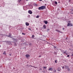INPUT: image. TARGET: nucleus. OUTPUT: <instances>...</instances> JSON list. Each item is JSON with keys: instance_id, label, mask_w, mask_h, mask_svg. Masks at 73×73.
Returning a JSON list of instances; mask_svg holds the SVG:
<instances>
[{"instance_id": "obj_1", "label": "nucleus", "mask_w": 73, "mask_h": 73, "mask_svg": "<svg viewBox=\"0 0 73 73\" xmlns=\"http://www.w3.org/2000/svg\"><path fill=\"white\" fill-rule=\"evenodd\" d=\"M45 6H43L39 7L38 8V9L39 10H43V9H45Z\"/></svg>"}, {"instance_id": "obj_2", "label": "nucleus", "mask_w": 73, "mask_h": 73, "mask_svg": "<svg viewBox=\"0 0 73 73\" xmlns=\"http://www.w3.org/2000/svg\"><path fill=\"white\" fill-rule=\"evenodd\" d=\"M69 26H70V27H72L73 25L71 23H69L67 24V27H69Z\"/></svg>"}, {"instance_id": "obj_3", "label": "nucleus", "mask_w": 73, "mask_h": 73, "mask_svg": "<svg viewBox=\"0 0 73 73\" xmlns=\"http://www.w3.org/2000/svg\"><path fill=\"white\" fill-rule=\"evenodd\" d=\"M55 31H56L58 32H59V33H63L62 31H61L58 30L56 29Z\"/></svg>"}, {"instance_id": "obj_4", "label": "nucleus", "mask_w": 73, "mask_h": 73, "mask_svg": "<svg viewBox=\"0 0 73 73\" xmlns=\"http://www.w3.org/2000/svg\"><path fill=\"white\" fill-rule=\"evenodd\" d=\"M25 56L26 57V58H29V57H30V56H29V55L28 54H26L25 55Z\"/></svg>"}, {"instance_id": "obj_5", "label": "nucleus", "mask_w": 73, "mask_h": 73, "mask_svg": "<svg viewBox=\"0 0 73 73\" xmlns=\"http://www.w3.org/2000/svg\"><path fill=\"white\" fill-rule=\"evenodd\" d=\"M28 12L30 14H32V12L31 10L29 11Z\"/></svg>"}, {"instance_id": "obj_6", "label": "nucleus", "mask_w": 73, "mask_h": 73, "mask_svg": "<svg viewBox=\"0 0 73 73\" xmlns=\"http://www.w3.org/2000/svg\"><path fill=\"white\" fill-rule=\"evenodd\" d=\"M23 8L25 11L27 10V7H23Z\"/></svg>"}, {"instance_id": "obj_7", "label": "nucleus", "mask_w": 73, "mask_h": 73, "mask_svg": "<svg viewBox=\"0 0 73 73\" xmlns=\"http://www.w3.org/2000/svg\"><path fill=\"white\" fill-rule=\"evenodd\" d=\"M43 22L45 23L46 24H48V21H46L44 20L43 21Z\"/></svg>"}, {"instance_id": "obj_8", "label": "nucleus", "mask_w": 73, "mask_h": 73, "mask_svg": "<svg viewBox=\"0 0 73 73\" xmlns=\"http://www.w3.org/2000/svg\"><path fill=\"white\" fill-rule=\"evenodd\" d=\"M48 70H51V71H53V69L52 68H50Z\"/></svg>"}, {"instance_id": "obj_9", "label": "nucleus", "mask_w": 73, "mask_h": 73, "mask_svg": "<svg viewBox=\"0 0 73 73\" xmlns=\"http://www.w3.org/2000/svg\"><path fill=\"white\" fill-rule=\"evenodd\" d=\"M58 70L59 72H60V70H61V68H58Z\"/></svg>"}, {"instance_id": "obj_10", "label": "nucleus", "mask_w": 73, "mask_h": 73, "mask_svg": "<svg viewBox=\"0 0 73 73\" xmlns=\"http://www.w3.org/2000/svg\"><path fill=\"white\" fill-rule=\"evenodd\" d=\"M33 5L35 7H37L38 6V5L36 3H34Z\"/></svg>"}, {"instance_id": "obj_11", "label": "nucleus", "mask_w": 73, "mask_h": 73, "mask_svg": "<svg viewBox=\"0 0 73 73\" xmlns=\"http://www.w3.org/2000/svg\"><path fill=\"white\" fill-rule=\"evenodd\" d=\"M25 24L26 26H29V23H27V22Z\"/></svg>"}, {"instance_id": "obj_12", "label": "nucleus", "mask_w": 73, "mask_h": 73, "mask_svg": "<svg viewBox=\"0 0 73 73\" xmlns=\"http://www.w3.org/2000/svg\"><path fill=\"white\" fill-rule=\"evenodd\" d=\"M9 36H7L8 37H11V33H9Z\"/></svg>"}, {"instance_id": "obj_13", "label": "nucleus", "mask_w": 73, "mask_h": 73, "mask_svg": "<svg viewBox=\"0 0 73 73\" xmlns=\"http://www.w3.org/2000/svg\"><path fill=\"white\" fill-rule=\"evenodd\" d=\"M64 66L65 69H68V68H69V67L68 66Z\"/></svg>"}, {"instance_id": "obj_14", "label": "nucleus", "mask_w": 73, "mask_h": 73, "mask_svg": "<svg viewBox=\"0 0 73 73\" xmlns=\"http://www.w3.org/2000/svg\"><path fill=\"white\" fill-rule=\"evenodd\" d=\"M43 27L44 29H46V27L45 26V25H44L43 26Z\"/></svg>"}, {"instance_id": "obj_15", "label": "nucleus", "mask_w": 73, "mask_h": 73, "mask_svg": "<svg viewBox=\"0 0 73 73\" xmlns=\"http://www.w3.org/2000/svg\"><path fill=\"white\" fill-rule=\"evenodd\" d=\"M66 51H64L63 50H62V52L63 53V54H64V52H66Z\"/></svg>"}, {"instance_id": "obj_16", "label": "nucleus", "mask_w": 73, "mask_h": 73, "mask_svg": "<svg viewBox=\"0 0 73 73\" xmlns=\"http://www.w3.org/2000/svg\"><path fill=\"white\" fill-rule=\"evenodd\" d=\"M23 1V0H19L18 1V2H19V3H20V2L21 1Z\"/></svg>"}, {"instance_id": "obj_17", "label": "nucleus", "mask_w": 73, "mask_h": 73, "mask_svg": "<svg viewBox=\"0 0 73 73\" xmlns=\"http://www.w3.org/2000/svg\"><path fill=\"white\" fill-rule=\"evenodd\" d=\"M54 69V70L53 71V72H54V73H56V70H55V69Z\"/></svg>"}, {"instance_id": "obj_18", "label": "nucleus", "mask_w": 73, "mask_h": 73, "mask_svg": "<svg viewBox=\"0 0 73 73\" xmlns=\"http://www.w3.org/2000/svg\"><path fill=\"white\" fill-rule=\"evenodd\" d=\"M3 54H5V55H6V53H5V51H4V52L3 53Z\"/></svg>"}, {"instance_id": "obj_19", "label": "nucleus", "mask_w": 73, "mask_h": 73, "mask_svg": "<svg viewBox=\"0 0 73 73\" xmlns=\"http://www.w3.org/2000/svg\"><path fill=\"white\" fill-rule=\"evenodd\" d=\"M67 69H67L68 71H70V68H69Z\"/></svg>"}, {"instance_id": "obj_20", "label": "nucleus", "mask_w": 73, "mask_h": 73, "mask_svg": "<svg viewBox=\"0 0 73 73\" xmlns=\"http://www.w3.org/2000/svg\"><path fill=\"white\" fill-rule=\"evenodd\" d=\"M34 37H35V35H33L32 36V38H34Z\"/></svg>"}, {"instance_id": "obj_21", "label": "nucleus", "mask_w": 73, "mask_h": 73, "mask_svg": "<svg viewBox=\"0 0 73 73\" xmlns=\"http://www.w3.org/2000/svg\"><path fill=\"white\" fill-rule=\"evenodd\" d=\"M64 54H66V55H67L68 54V53H66V52H64Z\"/></svg>"}, {"instance_id": "obj_22", "label": "nucleus", "mask_w": 73, "mask_h": 73, "mask_svg": "<svg viewBox=\"0 0 73 73\" xmlns=\"http://www.w3.org/2000/svg\"><path fill=\"white\" fill-rule=\"evenodd\" d=\"M14 46H16L17 45V44L16 43H15V44H14Z\"/></svg>"}, {"instance_id": "obj_23", "label": "nucleus", "mask_w": 73, "mask_h": 73, "mask_svg": "<svg viewBox=\"0 0 73 73\" xmlns=\"http://www.w3.org/2000/svg\"><path fill=\"white\" fill-rule=\"evenodd\" d=\"M43 68H44V69H46V66L44 67Z\"/></svg>"}, {"instance_id": "obj_24", "label": "nucleus", "mask_w": 73, "mask_h": 73, "mask_svg": "<svg viewBox=\"0 0 73 73\" xmlns=\"http://www.w3.org/2000/svg\"><path fill=\"white\" fill-rule=\"evenodd\" d=\"M22 35H25V34L24 33H22Z\"/></svg>"}, {"instance_id": "obj_25", "label": "nucleus", "mask_w": 73, "mask_h": 73, "mask_svg": "<svg viewBox=\"0 0 73 73\" xmlns=\"http://www.w3.org/2000/svg\"><path fill=\"white\" fill-rule=\"evenodd\" d=\"M55 4H57V2H55Z\"/></svg>"}, {"instance_id": "obj_26", "label": "nucleus", "mask_w": 73, "mask_h": 73, "mask_svg": "<svg viewBox=\"0 0 73 73\" xmlns=\"http://www.w3.org/2000/svg\"><path fill=\"white\" fill-rule=\"evenodd\" d=\"M38 17H39V16H37L36 17V18H38Z\"/></svg>"}, {"instance_id": "obj_27", "label": "nucleus", "mask_w": 73, "mask_h": 73, "mask_svg": "<svg viewBox=\"0 0 73 73\" xmlns=\"http://www.w3.org/2000/svg\"><path fill=\"white\" fill-rule=\"evenodd\" d=\"M62 29H63V30H65V28H63Z\"/></svg>"}, {"instance_id": "obj_28", "label": "nucleus", "mask_w": 73, "mask_h": 73, "mask_svg": "<svg viewBox=\"0 0 73 73\" xmlns=\"http://www.w3.org/2000/svg\"><path fill=\"white\" fill-rule=\"evenodd\" d=\"M69 56H69V55H68L67 56V57H69Z\"/></svg>"}, {"instance_id": "obj_29", "label": "nucleus", "mask_w": 73, "mask_h": 73, "mask_svg": "<svg viewBox=\"0 0 73 73\" xmlns=\"http://www.w3.org/2000/svg\"><path fill=\"white\" fill-rule=\"evenodd\" d=\"M34 67L35 68H37V67L35 66H34Z\"/></svg>"}, {"instance_id": "obj_30", "label": "nucleus", "mask_w": 73, "mask_h": 73, "mask_svg": "<svg viewBox=\"0 0 73 73\" xmlns=\"http://www.w3.org/2000/svg\"><path fill=\"white\" fill-rule=\"evenodd\" d=\"M28 29L29 30H31V28H29Z\"/></svg>"}, {"instance_id": "obj_31", "label": "nucleus", "mask_w": 73, "mask_h": 73, "mask_svg": "<svg viewBox=\"0 0 73 73\" xmlns=\"http://www.w3.org/2000/svg\"><path fill=\"white\" fill-rule=\"evenodd\" d=\"M31 45V43H29V45Z\"/></svg>"}, {"instance_id": "obj_32", "label": "nucleus", "mask_w": 73, "mask_h": 73, "mask_svg": "<svg viewBox=\"0 0 73 73\" xmlns=\"http://www.w3.org/2000/svg\"><path fill=\"white\" fill-rule=\"evenodd\" d=\"M62 68L63 69H64V67L63 66L62 67Z\"/></svg>"}, {"instance_id": "obj_33", "label": "nucleus", "mask_w": 73, "mask_h": 73, "mask_svg": "<svg viewBox=\"0 0 73 73\" xmlns=\"http://www.w3.org/2000/svg\"><path fill=\"white\" fill-rule=\"evenodd\" d=\"M41 57V55H40V56H39V57Z\"/></svg>"}, {"instance_id": "obj_34", "label": "nucleus", "mask_w": 73, "mask_h": 73, "mask_svg": "<svg viewBox=\"0 0 73 73\" xmlns=\"http://www.w3.org/2000/svg\"><path fill=\"white\" fill-rule=\"evenodd\" d=\"M31 66V67H34V66H32V65L31 66Z\"/></svg>"}, {"instance_id": "obj_35", "label": "nucleus", "mask_w": 73, "mask_h": 73, "mask_svg": "<svg viewBox=\"0 0 73 73\" xmlns=\"http://www.w3.org/2000/svg\"><path fill=\"white\" fill-rule=\"evenodd\" d=\"M71 56H72V57H73V54H72Z\"/></svg>"}, {"instance_id": "obj_36", "label": "nucleus", "mask_w": 73, "mask_h": 73, "mask_svg": "<svg viewBox=\"0 0 73 73\" xmlns=\"http://www.w3.org/2000/svg\"><path fill=\"white\" fill-rule=\"evenodd\" d=\"M23 5H24V2L22 4Z\"/></svg>"}, {"instance_id": "obj_37", "label": "nucleus", "mask_w": 73, "mask_h": 73, "mask_svg": "<svg viewBox=\"0 0 73 73\" xmlns=\"http://www.w3.org/2000/svg\"><path fill=\"white\" fill-rule=\"evenodd\" d=\"M13 69H15V68L13 67Z\"/></svg>"}, {"instance_id": "obj_38", "label": "nucleus", "mask_w": 73, "mask_h": 73, "mask_svg": "<svg viewBox=\"0 0 73 73\" xmlns=\"http://www.w3.org/2000/svg\"><path fill=\"white\" fill-rule=\"evenodd\" d=\"M55 62H56V63H57V61H55Z\"/></svg>"}, {"instance_id": "obj_39", "label": "nucleus", "mask_w": 73, "mask_h": 73, "mask_svg": "<svg viewBox=\"0 0 73 73\" xmlns=\"http://www.w3.org/2000/svg\"><path fill=\"white\" fill-rule=\"evenodd\" d=\"M54 48H56V47L55 46H54Z\"/></svg>"}, {"instance_id": "obj_40", "label": "nucleus", "mask_w": 73, "mask_h": 73, "mask_svg": "<svg viewBox=\"0 0 73 73\" xmlns=\"http://www.w3.org/2000/svg\"><path fill=\"white\" fill-rule=\"evenodd\" d=\"M39 1H42V0H39Z\"/></svg>"}, {"instance_id": "obj_41", "label": "nucleus", "mask_w": 73, "mask_h": 73, "mask_svg": "<svg viewBox=\"0 0 73 73\" xmlns=\"http://www.w3.org/2000/svg\"><path fill=\"white\" fill-rule=\"evenodd\" d=\"M29 0H26V1H28Z\"/></svg>"}, {"instance_id": "obj_42", "label": "nucleus", "mask_w": 73, "mask_h": 73, "mask_svg": "<svg viewBox=\"0 0 73 73\" xmlns=\"http://www.w3.org/2000/svg\"><path fill=\"white\" fill-rule=\"evenodd\" d=\"M10 56H11V54H10Z\"/></svg>"}, {"instance_id": "obj_43", "label": "nucleus", "mask_w": 73, "mask_h": 73, "mask_svg": "<svg viewBox=\"0 0 73 73\" xmlns=\"http://www.w3.org/2000/svg\"><path fill=\"white\" fill-rule=\"evenodd\" d=\"M42 69H41V68H40V70H41Z\"/></svg>"}, {"instance_id": "obj_44", "label": "nucleus", "mask_w": 73, "mask_h": 73, "mask_svg": "<svg viewBox=\"0 0 73 73\" xmlns=\"http://www.w3.org/2000/svg\"><path fill=\"white\" fill-rule=\"evenodd\" d=\"M1 47V46H0V48Z\"/></svg>"}, {"instance_id": "obj_45", "label": "nucleus", "mask_w": 73, "mask_h": 73, "mask_svg": "<svg viewBox=\"0 0 73 73\" xmlns=\"http://www.w3.org/2000/svg\"><path fill=\"white\" fill-rule=\"evenodd\" d=\"M70 21H69V22H70Z\"/></svg>"}, {"instance_id": "obj_46", "label": "nucleus", "mask_w": 73, "mask_h": 73, "mask_svg": "<svg viewBox=\"0 0 73 73\" xmlns=\"http://www.w3.org/2000/svg\"><path fill=\"white\" fill-rule=\"evenodd\" d=\"M73 14V13H72Z\"/></svg>"}]
</instances>
